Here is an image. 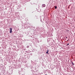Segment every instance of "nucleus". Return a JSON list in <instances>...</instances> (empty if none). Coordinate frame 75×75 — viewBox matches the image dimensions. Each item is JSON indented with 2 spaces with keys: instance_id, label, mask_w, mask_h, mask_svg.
I'll use <instances>...</instances> for the list:
<instances>
[{
  "instance_id": "4",
  "label": "nucleus",
  "mask_w": 75,
  "mask_h": 75,
  "mask_svg": "<svg viewBox=\"0 0 75 75\" xmlns=\"http://www.w3.org/2000/svg\"><path fill=\"white\" fill-rule=\"evenodd\" d=\"M71 63L72 64V65H74V63H73V62H71Z\"/></svg>"
},
{
  "instance_id": "2",
  "label": "nucleus",
  "mask_w": 75,
  "mask_h": 75,
  "mask_svg": "<svg viewBox=\"0 0 75 75\" xmlns=\"http://www.w3.org/2000/svg\"><path fill=\"white\" fill-rule=\"evenodd\" d=\"M45 7V5L43 4L42 5V7Z\"/></svg>"
},
{
  "instance_id": "6",
  "label": "nucleus",
  "mask_w": 75,
  "mask_h": 75,
  "mask_svg": "<svg viewBox=\"0 0 75 75\" xmlns=\"http://www.w3.org/2000/svg\"><path fill=\"white\" fill-rule=\"evenodd\" d=\"M68 45H69V44H67V45H67V46H68Z\"/></svg>"
},
{
  "instance_id": "9",
  "label": "nucleus",
  "mask_w": 75,
  "mask_h": 75,
  "mask_svg": "<svg viewBox=\"0 0 75 75\" xmlns=\"http://www.w3.org/2000/svg\"><path fill=\"white\" fill-rule=\"evenodd\" d=\"M68 8H69V7Z\"/></svg>"
},
{
  "instance_id": "5",
  "label": "nucleus",
  "mask_w": 75,
  "mask_h": 75,
  "mask_svg": "<svg viewBox=\"0 0 75 75\" xmlns=\"http://www.w3.org/2000/svg\"><path fill=\"white\" fill-rule=\"evenodd\" d=\"M57 8V6L55 7V9H56V8Z\"/></svg>"
},
{
  "instance_id": "8",
  "label": "nucleus",
  "mask_w": 75,
  "mask_h": 75,
  "mask_svg": "<svg viewBox=\"0 0 75 75\" xmlns=\"http://www.w3.org/2000/svg\"><path fill=\"white\" fill-rule=\"evenodd\" d=\"M45 75H47V74H45Z\"/></svg>"
},
{
  "instance_id": "7",
  "label": "nucleus",
  "mask_w": 75,
  "mask_h": 75,
  "mask_svg": "<svg viewBox=\"0 0 75 75\" xmlns=\"http://www.w3.org/2000/svg\"><path fill=\"white\" fill-rule=\"evenodd\" d=\"M68 38V37H66V38Z\"/></svg>"
},
{
  "instance_id": "1",
  "label": "nucleus",
  "mask_w": 75,
  "mask_h": 75,
  "mask_svg": "<svg viewBox=\"0 0 75 75\" xmlns=\"http://www.w3.org/2000/svg\"><path fill=\"white\" fill-rule=\"evenodd\" d=\"M12 28H10V33H12Z\"/></svg>"
},
{
  "instance_id": "3",
  "label": "nucleus",
  "mask_w": 75,
  "mask_h": 75,
  "mask_svg": "<svg viewBox=\"0 0 75 75\" xmlns=\"http://www.w3.org/2000/svg\"><path fill=\"white\" fill-rule=\"evenodd\" d=\"M47 52H46V54H48V51H49L48 50H47Z\"/></svg>"
}]
</instances>
